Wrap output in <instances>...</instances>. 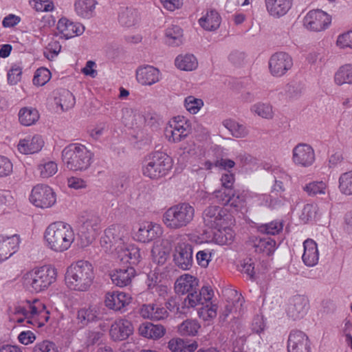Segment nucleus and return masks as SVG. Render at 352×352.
<instances>
[{
	"label": "nucleus",
	"mask_w": 352,
	"mask_h": 352,
	"mask_svg": "<svg viewBox=\"0 0 352 352\" xmlns=\"http://www.w3.org/2000/svg\"><path fill=\"white\" fill-rule=\"evenodd\" d=\"M63 161L72 170H83L91 164V153L83 145L70 144L62 152Z\"/></svg>",
	"instance_id": "obj_5"
},
{
	"label": "nucleus",
	"mask_w": 352,
	"mask_h": 352,
	"mask_svg": "<svg viewBox=\"0 0 352 352\" xmlns=\"http://www.w3.org/2000/svg\"><path fill=\"white\" fill-rule=\"evenodd\" d=\"M165 331L162 325L153 324L148 322L142 323L139 327L140 334L147 338L159 339L164 335Z\"/></svg>",
	"instance_id": "obj_33"
},
{
	"label": "nucleus",
	"mask_w": 352,
	"mask_h": 352,
	"mask_svg": "<svg viewBox=\"0 0 352 352\" xmlns=\"http://www.w3.org/2000/svg\"><path fill=\"white\" fill-rule=\"evenodd\" d=\"M171 167V158L166 153L157 151L147 156L142 166V173L151 179H158L165 176Z\"/></svg>",
	"instance_id": "obj_6"
},
{
	"label": "nucleus",
	"mask_w": 352,
	"mask_h": 352,
	"mask_svg": "<svg viewBox=\"0 0 352 352\" xmlns=\"http://www.w3.org/2000/svg\"><path fill=\"white\" fill-rule=\"evenodd\" d=\"M39 118V113L36 109L23 107L19 113V120L24 126H31L35 124Z\"/></svg>",
	"instance_id": "obj_39"
},
{
	"label": "nucleus",
	"mask_w": 352,
	"mask_h": 352,
	"mask_svg": "<svg viewBox=\"0 0 352 352\" xmlns=\"http://www.w3.org/2000/svg\"><path fill=\"white\" fill-rule=\"evenodd\" d=\"M331 23V16L321 10L309 11L305 17L304 25L310 30L320 32Z\"/></svg>",
	"instance_id": "obj_11"
},
{
	"label": "nucleus",
	"mask_w": 352,
	"mask_h": 352,
	"mask_svg": "<svg viewBox=\"0 0 352 352\" xmlns=\"http://www.w3.org/2000/svg\"><path fill=\"white\" fill-rule=\"evenodd\" d=\"M129 260H126V263L131 265L138 264L141 258V254L140 249L133 245H129V252H126Z\"/></svg>",
	"instance_id": "obj_59"
},
{
	"label": "nucleus",
	"mask_w": 352,
	"mask_h": 352,
	"mask_svg": "<svg viewBox=\"0 0 352 352\" xmlns=\"http://www.w3.org/2000/svg\"><path fill=\"white\" fill-rule=\"evenodd\" d=\"M249 243L254 248L256 252L270 255L275 250L276 241L270 237L257 238L252 236L250 239Z\"/></svg>",
	"instance_id": "obj_30"
},
{
	"label": "nucleus",
	"mask_w": 352,
	"mask_h": 352,
	"mask_svg": "<svg viewBox=\"0 0 352 352\" xmlns=\"http://www.w3.org/2000/svg\"><path fill=\"white\" fill-rule=\"evenodd\" d=\"M250 111L252 113L265 119H272L274 116L272 106L269 103L257 102L253 104Z\"/></svg>",
	"instance_id": "obj_43"
},
{
	"label": "nucleus",
	"mask_w": 352,
	"mask_h": 352,
	"mask_svg": "<svg viewBox=\"0 0 352 352\" xmlns=\"http://www.w3.org/2000/svg\"><path fill=\"white\" fill-rule=\"evenodd\" d=\"M175 264L183 270H189L192 265V247L184 239L175 243L173 250Z\"/></svg>",
	"instance_id": "obj_9"
},
{
	"label": "nucleus",
	"mask_w": 352,
	"mask_h": 352,
	"mask_svg": "<svg viewBox=\"0 0 352 352\" xmlns=\"http://www.w3.org/2000/svg\"><path fill=\"white\" fill-rule=\"evenodd\" d=\"M93 265L87 261H78L67 270L65 282L67 286L76 291H87L94 279Z\"/></svg>",
	"instance_id": "obj_2"
},
{
	"label": "nucleus",
	"mask_w": 352,
	"mask_h": 352,
	"mask_svg": "<svg viewBox=\"0 0 352 352\" xmlns=\"http://www.w3.org/2000/svg\"><path fill=\"white\" fill-rule=\"evenodd\" d=\"M132 301L130 294L123 292H108L104 296V305L109 309L122 312Z\"/></svg>",
	"instance_id": "obj_16"
},
{
	"label": "nucleus",
	"mask_w": 352,
	"mask_h": 352,
	"mask_svg": "<svg viewBox=\"0 0 352 352\" xmlns=\"http://www.w3.org/2000/svg\"><path fill=\"white\" fill-rule=\"evenodd\" d=\"M30 313L32 316H38L45 322H47L50 318V312L46 310L45 305L38 300H34L32 304L29 305Z\"/></svg>",
	"instance_id": "obj_45"
},
{
	"label": "nucleus",
	"mask_w": 352,
	"mask_h": 352,
	"mask_svg": "<svg viewBox=\"0 0 352 352\" xmlns=\"http://www.w3.org/2000/svg\"><path fill=\"white\" fill-rule=\"evenodd\" d=\"M212 298V291L207 287L201 289L197 287L192 292L189 293L183 300L182 308H193L197 305L208 303Z\"/></svg>",
	"instance_id": "obj_17"
},
{
	"label": "nucleus",
	"mask_w": 352,
	"mask_h": 352,
	"mask_svg": "<svg viewBox=\"0 0 352 352\" xmlns=\"http://www.w3.org/2000/svg\"><path fill=\"white\" fill-rule=\"evenodd\" d=\"M339 189L342 194L352 195V170L344 173L340 176Z\"/></svg>",
	"instance_id": "obj_48"
},
{
	"label": "nucleus",
	"mask_w": 352,
	"mask_h": 352,
	"mask_svg": "<svg viewBox=\"0 0 352 352\" xmlns=\"http://www.w3.org/2000/svg\"><path fill=\"white\" fill-rule=\"evenodd\" d=\"M200 25L206 30H214L220 25V16L214 10H210L199 19Z\"/></svg>",
	"instance_id": "obj_40"
},
{
	"label": "nucleus",
	"mask_w": 352,
	"mask_h": 352,
	"mask_svg": "<svg viewBox=\"0 0 352 352\" xmlns=\"http://www.w3.org/2000/svg\"><path fill=\"white\" fill-rule=\"evenodd\" d=\"M223 125L236 138H245L249 133V131L245 126L234 120H225L223 122Z\"/></svg>",
	"instance_id": "obj_36"
},
{
	"label": "nucleus",
	"mask_w": 352,
	"mask_h": 352,
	"mask_svg": "<svg viewBox=\"0 0 352 352\" xmlns=\"http://www.w3.org/2000/svg\"><path fill=\"white\" fill-rule=\"evenodd\" d=\"M212 253L209 250H200L197 253V261L198 264L203 267H206L209 262L211 261Z\"/></svg>",
	"instance_id": "obj_62"
},
{
	"label": "nucleus",
	"mask_w": 352,
	"mask_h": 352,
	"mask_svg": "<svg viewBox=\"0 0 352 352\" xmlns=\"http://www.w3.org/2000/svg\"><path fill=\"white\" fill-rule=\"evenodd\" d=\"M140 14L138 10L132 8L122 9L118 16L119 23L126 27H131L140 21Z\"/></svg>",
	"instance_id": "obj_34"
},
{
	"label": "nucleus",
	"mask_w": 352,
	"mask_h": 352,
	"mask_svg": "<svg viewBox=\"0 0 352 352\" xmlns=\"http://www.w3.org/2000/svg\"><path fill=\"white\" fill-rule=\"evenodd\" d=\"M37 170L42 178H49L56 173L58 166L53 161H43L38 165Z\"/></svg>",
	"instance_id": "obj_46"
},
{
	"label": "nucleus",
	"mask_w": 352,
	"mask_h": 352,
	"mask_svg": "<svg viewBox=\"0 0 352 352\" xmlns=\"http://www.w3.org/2000/svg\"><path fill=\"white\" fill-rule=\"evenodd\" d=\"M162 234V228L159 224L153 222H144L140 225L135 234V239L142 243H148Z\"/></svg>",
	"instance_id": "obj_20"
},
{
	"label": "nucleus",
	"mask_w": 352,
	"mask_h": 352,
	"mask_svg": "<svg viewBox=\"0 0 352 352\" xmlns=\"http://www.w3.org/2000/svg\"><path fill=\"white\" fill-rule=\"evenodd\" d=\"M293 0H265L268 14L275 18L284 16L290 10Z\"/></svg>",
	"instance_id": "obj_24"
},
{
	"label": "nucleus",
	"mask_w": 352,
	"mask_h": 352,
	"mask_svg": "<svg viewBox=\"0 0 352 352\" xmlns=\"http://www.w3.org/2000/svg\"><path fill=\"white\" fill-rule=\"evenodd\" d=\"M302 189L309 196L316 197L325 195L328 185L323 181H314L307 184Z\"/></svg>",
	"instance_id": "obj_42"
},
{
	"label": "nucleus",
	"mask_w": 352,
	"mask_h": 352,
	"mask_svg": "<svg viewBox=\"0 0 352 352\" xmlns=\"http://www.w3.org/2000/svg\"><path fill=\"white\" fill-rule=\"evenodd\" d=\"M136 78L142 85L150 86L160 80V72L153 66L147 65L137 70Z\"/></svg>",
	"instance_id": "obj_25"
},
{
	"label": "nucleus",
	"mask_w": 352,
	"mask_h": 352,
	"mask_svg": "<svg viewBox=\"0 0 352 352\" xmlns=\"http://www.w3.org/2000/svg\"><path fill=\"white\" fill-rule=\"evenodd\" d=\"M100 310L96 305L80 308L76 311V322L80 328L85 327L90 322L99 319Z\"/></svg>",
	"instance_id": "obj_23"
},
{
	"label": "nucleus",
	"mask_w": 352,
	"mask_h": 352,
	"mask_svg": "<svg viewBox=\"0 0 352 352\" xmlns=\"http://www.w3.org/2000/svg\"><path fill=\"white\" fill-rule=\"evenodd\" d=\"M199 286L198 280L190 274H184L179 277L175 283V289L179 294H188Z\"/></svg>",
	"instance_id": "obj_28"
},
{
	"label": "nucleus",
	"mask_w": 352,
	"mask_h": 352,
	"mask_svg": "<svg viewBox=\"0 0 352 352\" xmlns=\"http://www.w3.org/2000/svg\"><path fill=\"white\" fill-rule=\"evenodd\" d=\"M100 223L99 217L91 215L79 226L78 241L81 248L87 247L94 241L100 229Z\"/></svg>",
	"instance_id": "obj_8"
},
{
	"label": "nucleus",
	"mask_w": 352,
	"mask_h": 352,
	"mask_svg": "<svg viewBox=\"0 0 352 352\" xmlns=\"http://www.w3.org/2000/svg\"><path fill=\"white\" fill-rule=\"evenodd\" d=\"M201 325L197 320L187 319L178 326V332L182 336H195Z\"/></svg>",
	"instance_id": "obj_41"
},
{
	"label": "nucleus",
	"mask_w": 352,
	"mask_h": 352,
	"mask_svg": "<svg viewBox=\"0 0 352 352\" xmlns=\"http://www.w3.org/2000/svg\"><path fill=\"white\" fill-rule=\"evenodd\" d=\"M317 212V206L312 204H307L305 205L302 213L300 214V219L305 223L315 219Z\"/></svg>",
	"instance_id": "obj_55"
},
{
	"label": "nucleus",
	"mask_w": 352,
	"mask_h": 352,
	"mask_svg": "<svg viewBox=\"0 0 352 352\" xmlns=\"http://www.w3.org/2000/svg\"><path fill=\"white\" fill-rule=\"evenodd\" d=\"M132 323L124 319L116 320L111 326L109 334L115 341L124 340L133 333Z\"/></svg>",
	"instance_id": "obj_22"
},
{
	"label": "nucleus",
	"mask_w": 352,
	"mask_h": 352,
	"mask_svg": "<svg viewBox=\"0 0 352 352\" xmlns=\"http://www.w3.org/2000/svg\"><path fill=\"white\" fill-rule=\"evenodd\" d=\"M56 28L58 33L66 39L80 35L85 31V27L81 23H74L65 17L58 20Z\"/></svg>",
	"instance_id": "obj_21"
},
{
	"label": "nucleus",
	"mask_w": 352,
	"mask_h": 352,
	"mask_svg": "<svg viewBox=\"0 0 352 352\" xmlns=\"http://www.w3.org/2000/svg\"><path fill=\"white\" fill-rule=\"evenodd\" d=\"M135 276V270L132 267L116 269L110 274L113 283L118 287H124L129 285Z\"/></svg>",
	"instance_id": "obj_29"
},
{
	"label": "nucleus",
	"mask_w": 352,
	"mask_h": 352,
	"mask_svg": "<svg viewBox=\"0 0 352 352\" xmlns=\"http://www.w3.org/2000/svg\"><path fill=\"white\" fill-rule=\"evenodd\" d=\"M283 230V224L279 221H272L258 227V231L267 234H276Z\"/></svg>",
	"instance_id": "obj_52"
},
{
	"label": "nucleus",
	"mask_w": 352,
	"mask_h": 352,
	"mask_svg": "<svg viewBox=\"0 0 352 352\" xmlns=\"http://www.w3.org/2000/svg\"><path fill=\"white\" fill-rule=\"evenodd\" d=\"M122 120L126 126H131L136 121L138 112L132 108L125 107L122 109Z\"/></svg>",
	"instance_id": "obj_54"
},
{
	"label": "nucleus",
	"mask_w": 352,
	"mask_h": 352,
	"mask_svg": "<svg viewBox=\"0 0 352 352\" xmlns=\"http://www.w3.org/2000/svg\"><path fill=\"white\" fill-rule=\"evenodd\" d=\"M125 230L120 226H113L107 228L104 232V236L101 238L100 243L106 251H111L120 242H124Z\"/></svg>",
	"instance_id": "obj_18"
},
{
	"label": "nucleus",
	"mask_w": 352,
	"mask_h": 352,
	"mask_svg": "<svg viewBox=\"0 0 352 352\" xmlns=\"http://www.w3.org/2000/svg\"><path fill=\"white\" fill-rule=\"evenodd\" d=\"M175 63L178 69L184 71H192L198 66L197 60L192 54L179 55Z\"/></svg>",
	"instance_id": "obj_38"
},
{
	"label": "nucleus",
	"mask_w": 352,
	"mask_h": 352,
	"mask_svg": "<svg viewBox=\"0 0 352 352\" xmlns=\"http://www.w3.org/2000/svg\"><path fill=\"white\" fill-rule=\"evenodd\" d=\"M194 216V208L189 204L182 203L169 208L164 213L162 221L168 228L177 230L187 226Z\"/></svg>",
	"instance_id": "obj_4"
},
{
	"label": "nucleus",
	"mask_w": 352,
	"mask_h": 352,
	"mask_svg": "<svg viewBox=\"0 0 352 352\" xmlns=\"http://www.w3.org/2000/svg\"><path fill=\"white\" fill-rule=\"evenodd\" d=\"M19 241L16 234L8 237L0 236V261L7 259L16 252Z\"/></svg>",
	"instance_id": "obj_26"
},
{
	"label": "nucleus",
	"mask_w": 352,
	"mask_h": 352,
	"mask_svg": "<svg viewBox=\"0 0 352 352\" xmlns=\"http://www.w3.org/2000/svg\"><path fill=\"white\" fill-rule=\"evenodd\" d=\"M202 307L198 311L199 316L204 320H210L214 318L217 314V307L210 303Z\"/></svg>",
	"instance_id": "obj_51"
},
{
	"label": "nucleus",
	"mask_w": 352,
	"mask_h": 352,
	"mask_svg": "<svg viewBox=\"0 0 352 352\" xmlns=\"http://www.w3.org/2000/svg\"><path fill=\"white\" fill-rule=\"evenodd\" d=\"M309 300L303 295H296L289 298L286 313L293 320L302 318L308 310Z\"/></svg>",
	"instance_id": "obj_15"
},
{
	"label": "nucleus",
	"mask_w": 352,
	"mask_h": 352,
	"mask_svg": "<svg viewBox=\"0 0 352 352\" xmlns=\"http://www.w3.org/2000/svg\"><path fill=\"white\" fill-rule=\"evenodd\" d=\"M96 4V0H76L74 11L79 17L88 19L93 17Z\"/></svg>",
	"instance_id": "obj_31"
},
{
	"label": "nucleus",
	"mask_w": 352,
	"mask_h": 352,
	"mask_svg": "<svg viewBox=\"0 0 352 352\" xmlns=\"http://www.w3.org/2000/svg\"><path fill=\"white\" fill-rule=\"evenodd\" d=\"M288 352H310L309 340L301 331L294 330L287 340Z\"/></svg>",
	"instance_id": "obj_19"
},
{
	"label": "nucleus",
	"mask_w": 352,
	"mask_h": 352,
	"mask_svg": "<svg viewBox=\"0 0 352 352\" xmlns=\"http://www.w3.org/2000/svg\"><path fill=\"white\" fill-rule=\"evenodd\" d=\"M75 104V98L69 91H64L60 98V106L63 111L72 108Z\"/></svg>",
	"instance_id": "obj_58"
},
{
	"label": "nucleus",
	"mask_w": 352,
	"mask_h": 352,
	"mask_svg": "<svg viewBox=\"0 0 352 352\" xmlns=\"http://www.w3.org/2000/svg\"><path fill=\"white\" fill-rule=\"evenodd\" d=\"M126 252H129V245H126L124 242H120V244L114 248L112 252L115 258L123 263H126V260H129Z\"/></svg>",
	"instance_id": "obj_56"
},
{
	"label": "nucleus",
	"mask_w": 352,
	"mask_h": 352,
	"mask_svg": "<svg viewBox=\"0 0 352 352\" xmlns=\"http://www.w3.org/2000/svg\"><path fill=\"white\" fill-rule=\"evenodd\" d=\"M166 36L170 45H179L182 43V30L177 25H172L166 31Z\"/></svg>",
	"instance_id": "obj_47"
},
{
	"label": "nucleus",
	"mask_w": 352,
	"mask_h": 352,
	"mask_svg": "<svg viewBox=\"0 0 352 352\" xmlns=\"http://www.w3.org/2000/svg\"><path fill=\"white\" fill-rule=\"evenodd\" d=\"M215 230L213 233V239L217 244L221 245H227L230 244L233 241L234 237V231L226 226V224L221 228H217Z\"/></svg>",
	"instance_id": "obj_35"
},
{
	"label": "nucleus",
	"mask_w": 352,
	"mask_h": 352,
	"mask_svg": "<svg viewBox=\"0 0 352 352\" xmlns=\"http://www.w3.org/2000/svg\"><path fill=\"white\" fill-rule=\"evenodd\" d=\"M334 82L338 86L352 84V64H345L339 67L334 75Z\"/></svg>",
	"instance_id": "obj_37"
},
{
	"label": "nucleus",
	"mask_w": 352,
	"mask_h": 352,
	"mask_svg": "<svg viewBox=\"0 0 352 352\" xmlns=\"http://www.w3.org/2000/svg\"><path fill=\"white\" fill-rule=\"evenodd\" d=\"M54 267L44 265L26 272L23 276L25 288L32 293H38L47 289L56 279Z\"/></svg>",
	"instance_id": "obj_3"
},
{
	"label": "nucleus",
	"mask_w": 352,
	"mask_h": 352,
	"mask_svg": "<svg viewBox=\"0 0 352 352\" xmlns=\"http://www.w3.org/2000/svg\"><path fill=\"white\" fill-rule=\"evenodd\" d=\"M336 44L340 48H352V31L339 35Z\"/></svg>",
	"instance_id": "obj_60"
},
{
	"label": "nucleus",
	"mask_w": 352,
	"mask_h": 352,
	"mask_svg": "<svg viewBox=\"0 0 352 352\" xmlns=\"http://www.w3.org/2000/svg\"><path fill=\"white\" fill-rule=\"evenodd\" d=\"M168 347L172 352H192L197 349V344L186 345L182 339L173 338L168 342Z\"/></svg>",
	"instance_id": "obj_44"
},
{
	"label": "nucleus",
	"mask_w": 352,
	"mask_h": 352,
	"mask_svg": "<svg viewBox=\"0 0 352 352\" xmlns=\"http://www.w3.org/2000/svg\"><path fill=\"white\" fill-rule=\"evenodd\" d=\"M227 219L226 210L217 206H208L203 213L204 224L210 228L223 227L227 224Z\"/></svg>",
	"instance_id": "obj_13"
},
{
	"label": "nucleus",
	"mask_w": 352,
	"mask_h": 352,
	"mask_svg": "<svg viewBox=\"0 0 352 352\" xmlns=\"http://www.w3.org/2000/svg\"><path fill=\"white\" fill-rule=\"evenodd\" d=\"M184 105L188 111L190 113L195 114L204 106V102L201 99L190 96L186 98Z\"/></svg>",
	"instance_id": "obj_50"
},
{
	"label": "nucleus",
	"mask_w": 352,
	"mask_h": 352,
	"mask_svg": "<svg viewBox=\"0 0 352 352\" xmlns=\"http://www.w3.org/2000/svg\"><path fill=\"white\" fill-rule=\"evenodd\" d=\"M232 192V188H221L215 190L212 194L213 200L221 205H228Z\"/></svg>",
	"instance_id": "obj_49"
},
{
	"label": "nucleus",
	"mask_w": 352,
	"mask_h": 352,
	"mask_svg": "<svg viewBox=\"0 0 352 352\" xmlns=\"http://www.w3.org/2000/svg\"><path fill=\"white\" fill-rule=\"evenodd\" d=\"M191 122L184 116H176L168 122L165 129V136L170 142H179L191 133Z\"/></svg>",
	"instance_id": "obj_7"
},
{
	"label": "nucleus",
	"mask_w": 352,
	"mask_h": 352,
	"mask_svg": "<svg viewBox=\"0 0 352 352\" xmlns=\"http://www.w3.org/2000/svg\"><path fill=\"white\" fill-rule=\"evenodd\" d=\"M304 253L302 260L307 266H314L318 261L317 244L312 239H307L303 243Z\"/></svg>",
	"instance_id": "obj_32"
},
{
	"label": "nucleus",
	"mask_w": 352,
	"mask_h": 352,
	"mask_svg": "<svg viewBox=\"0 0 352 352\" xmlns=\"http://www.w3.org/2000/svg\"><path fill=\"white\" fill-rule=\"evenodd\" d=\"M34 7L39 12H51L54 10V6L50 0H34Z\"/></svg>",
	"instance_id": "obj_63"
},
{
	"label": "nucleus",
	"mask_w": 352,
	"mask_h": 352,
	"mask_svg": "<svg viewBox=\"0 0 352 352\" xmlns=\"http://www.w3.org/2000/svg\"><path fill=\"white\" fill-rule=\"evenodd\" d=\"M51 73L46 68L38 69L33 78V83L35 85L43 86L46 84L50 79Z\"/></svg>",
	"instance_id": "obj_53"
},
{
	"label": "nucleus",
	"mask_w": 352,
	"mask_h": 352,
	"mask_svg": "<svg viewBox=\"0 0 352 352\" xmlns=\"http://www.w3.org/2000/svg\"><path fill=\"white\" fill-rule=\"evenodd\" d=\"M12 172V164L10 160L0 155V177H6Z\"/></svg>",
	"instance_id": "obj_61"
},
{
	"label": "nucleus",
	"mask_w": 352,
	"mask_h": 352,
	"mask_svg": "<svg viewBox=\"0 0 352 352\" xmlns=\"http://www.w3.org/2000/svg\"><path fill=\"white\" fill-rule=\"evenodd\" d=\"M44 237L49 248L62 252L70 248L74 241L75 234L70 225L58 221L47 228Z\"/></svg>",
	"instance_id": "obj_1"
},
{
	"label": "nucleus",
	"mask_w": 352,
	"mask_h": 352,
	"mask_svg": "<svg viewBox=\"0 0 352 352\" xmlns=\"http://www.w3.org/2000/svg\"><path fill=\"white\" fill-rule=\"evenodd\" d=\"M44 145L42 138L39 135H34L32 138H28L21 140L18 144L19 151L25 155L38 153Z\"/></svg>",
	"instance_id": "obj_27"
},
{
	"label": "nucleus",
	"mask_w": 352,
	"mask_h": 352,
	"mask_svg": "<svg viewBox=\"0 0 352 352\" xmlns=\"http://www.w3.org/2000/svg\"><path fill=\"white\" fill-rule=\"evenodd\" d=\"M292 57L283 52L274 53L269 60L270 72L274 76L284 75L292 68Z\"/></svg>",
	"instance_id": "obj_12"
},
{
	"label": "nucleus",
	"mask_w": 352,
	"mask_h": 352,
	"mask_svg": "<svg viewBox=\"0 0 352 352\" xmlns=\"http://www.w3.org/2000/svg\"><path fill=\"white\" fill-rule=\"evenodd\" d=\"M292 161L299 166H311L315 161V153L313 148L305 143L297 144L292 151Z\"/></svg>",
	"instance_id": "obj_14"
},
{
	"label": "nucleus",
	"mask_w": 352,
	"mask_h": 352,
	"mask_svg": "<svg viewBox=\"0 0 352 352\" xmlns=\"http://www.w3.org/2000/svg\"><path fill=\"white\" fill-rule=\"evenodd\" d=\"M30 201L36 207L47 208L56 202L55 194L48 186L37 185L32 190Z\"/></svg>",
	"instance_id": "obj_10"
},
{
	"label": "nucleus",
	"mask_w": 352,
	"mask_h": 352,
	"mask_svg": "<svg viewBox=\"0 0 352 352\" xmlns=\"http://www.w3.org/2000/svg\"><path fill=\"white\" fill-rule=\"evenodd\" d=\"M22 70L19 67H12L8 74V81L10 85H16L20 81Z\"/></svg>",
	"instance_id": "obj_64"
},
{
	"label": "nucleus",
	"mask_w": 352,
	"mask_h": 352,
	"mask_svg": "<svg viewBox=\"0 0 352 352\" xmlns=\"http://www.w3.org/2000/svg\"><path fill=\"white\" fill-rule=\"evenodd\" d=\"M32 352H59L56 344L49 340H43L36 343Z\"/></svg>",
	"instance_id": "obj_57"
}]
</instances>
